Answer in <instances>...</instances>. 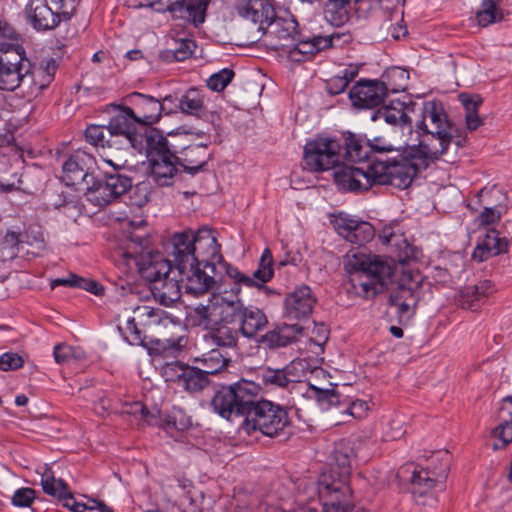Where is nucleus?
Masks as SVG:
<instances>
[{
	"label": "nucleus",
	"mask_w": 512,
	"mask_h": 512,
	"mask_svg": "<svg viewBox=\"0 0 512 512\" xmlns=\"http://www.w3.org/2000/svg\"><path fill=\"white\" fill-rule=\"evenodd\" d=\"M437 159L416 145L395 158H376L366 167H344L335 172V180L343 189L367 191L373 185H392L405 189L415 176Z\"/></svg>",
	"instance_id": "1"
},
{
	"label": "nucleus",
	"mask_w": 512,
	"mask_h": 512,
	"mask_svg": "<svg viewBox=\"0 0 512 512\" xmlns=\"http://www.w3.org/2000/svg\"><path fill=\"white\" fill-rule=\"evenodd\" d=\"M345 271L351 275L354 293L370 298L382 292L388 285L394 265L388 259L368 253L364 248L350 249L343 257Z\"/></svg>",
	"instance_id": "2"
},
{
	"label": "nucleus",
	"mask_w": 512,
	"mask_h": 512,
	"mask_svg": "<svg viewBox=\"0 0 512 512\" xmlns=\"http://www.w3.org/2000/svg\"><path fill=\"white\" fill-rule=\"evenodd\" d=\"M419 136L418 147L435 159L444 155L454 138L457 129L449 120L441 102L436 100L416 103L414 121ZM459 146L460 141H455Z\"/></svg>",
	"instance_id": "3"
},
{
	"label": "nucleus",
	"mask_w": 512,
	"mask_h": 512,
	"mask_svg": "<svg viewBox=\"0 0 512 512\" xmlns=\"http://www.w3.org/2000/svg\"><path fill=\"white\" fill-rule=\"evenodd\" d=\"M226 276L232 281L226 298V310H215L213 316L224 317L226 321H235L238 324L240 333L246 338H253L259 331H262L268 324V319L264 312L259 308L249 306L245 307L239 294L243 286L254 287L256 283L253 278L239 271L238 268L227 265Z\"/></svg>",
	"instance_id": "4"
},
{
	"label": "nucleus",
	"mask_w": 512,
	"mask_h": 512,
	"mask_svg": "<svg viewBox=\"0 0 512 512\" xmlns=\"http://www.w3.org/2000/svg\"><path fill=\"white\" fill-rule=\"evenodd\" d=\"M351 452V448L338 445L334 451V463L319 477L318 494L323 505L322 512H350Z\"/></svg>",
	"instance_id": "5"
},
{
	"label": "nucleus",
	"mask_w": 512,
	"mask_h": 512,
	"mask_svg": "<svg viewBox=\"0 0 512 512\" xmlns=\"http://www.w3.org/2000/svg\"><path fill=\"white\" fill-rule=\"evenodd\" d=\"M228 294L226 285H219L217 292L211 295L206 305H198L194 308V317L198 321V325L203 326L208 333L206 339L211 344L218 347L233 348L237 345L239 339V329L235 321H226L218 319L220 316H213L215 310H226V298Z\"/></svg>",
	"instance_id": "6"
},
{
	"label": "nucleus",
	"mask_w": 512,
	"mask_h": 512,
	"mask_svg": "<svg viewBox=\"0 0 512 512\" xmlns=\"http://www.w3.org/2000/svg\"><path fill=\"white\" fill-rule=\"evenodd\" d=\"M145 151L153 180L159 186H169L177 175L176 167L178 145L165 137L160 131L150 128L146 131V137L141 149Z\"/></svg>",
	"instance_id": "7"
},
{
	"label": "nucleus",
	"mask_w": 512,
	"mask_h": 512,
	"mask_svg": "<svg viewBox=\"0 0 512 512\" xmlns=\"http://www.w3.org/2000/svg\"><path fill=\"white\" fill-rule=\"evenodd\" d=\"M149 239L144 235H133L121 256L128 268H137L141 277L149 281L151 285L168 274L175 273L172 270L171 261L165 259L159 252L148 250Z\"/></svg>",
	"instance_id": "8"
},
{
	"label": "nucleus",
	"mask_w": 512,
	"mask_h": 512,
	"mask_svg": "<svg viewBox=\"0 0 512 512\" xmlns=\"http://www.w3.org/2000/svg\"><path fill=\"white\" fill-rule=\"evenodd\" d=\"M291 424L287 409L269 400L251 399L242 428L248 433L260 432L274 438L284 433Z\"/></svg>",
	"instance_id": "9"
},
{
	"label": "nucleus",
	"mask_w": 512,
	"mask_h": 512,
	"mask_svg": "<svg viewBox=\"0 0 512 512\" xmlns=\"http://www.w3.org/2000/svg\"><path fill=\"white\" fill-rule=\"evenodd\" d=\"M258 386L246 380H241L218 389L211 399L214 412L229 420L232 417L245 418L251 399L256 398Z\"/></svg>",
	"instance_id": "10"
},
{
	"label": "nucleus",
	"mask_w": 512,
	"mask_h": 512,
	"mask_svg": "<svg viewBox=\"0 0 512 512\" xmlns=\"http://www.w3.org/2000/svg\"><path fill=\"white\" fill-rule=\"evenodd\" d=\"M24 14L27 23L36 31H50L74 14L72 0H28Z\"/></svg>",
	"instance_id": "11"
},
{
	"label": "nucleus",
	"mask_w": 512,
	"mask_h": 512,
	"mask_svg": "<svg viewBox=\"0 0 512 512\" xmlns=\"http://www.w3.org/2000/svg\"><path fill=\"white\" fill-rule=\"evenodd\" d=\"M30 72L31 61L21 45L0 44V90L15 91Z\"/></svg>",
	"instance_id": "12"
},
{
	"label": "nucleus",
	"mask_w": 512,
	"mask_h": 512,
	"mask_svg": "<svg viewBox=\"0 0 512 512\" xmlns=\"http://www.w3.org/2000/svg\"><path fill=\"white\" fill-rule=\"evenodd\" d=\"M138 126L134 110L131 107H123L108 123V141L113 143L117 150L141 149L146 131L150 128Z\"/></svg>",
	"instance_id": "13"
},
{
	"label": "nucleus",
	"mask_w": 512,
	"mask_h": 512,
	"mask_svg": "<svg viewBox=\"0 0 512 512\" xmlns=\"http://www.w3.org/2000/svg\"><path fill=\"white\" fill-rule=\"evenodd\" d=\"M342 162V144L331 137H317L304 146L305 167L311 172L333 169Z\"/></svg>",
	"instance_id": "14"
},
{
	"label": "nucleus",
	"mask_w": 512,
	"mask_h": 512,
	"mask_svg": "<svg viewBox=\"0 0 512 512\" xmlns=\"http://www.w3.org/2000/svg\"><path fill=\"white\" fill-rule=\"evenodd\" d=\"M95 165V158L91 154L78 150L63 163L61 179L66 186L86 195L94 178Z\"/></svg>",
	"instance_id": "15"
},
{
	"label": "nucleus",
	"mask_w": 512,
	"mask_h": 512,
	"mask_svg": "<svg viewBox=\"0 0 512 512\" xmlns=\"http://www.w3.org/2000/svg\"><path fill=\"white\" fill-rule=\"evenodd\" d=\"M131 187V178L120 173L106 174L103 179L94 176L85 197L92 204L104 207L117 201Z\"/></svg>",
	"instance_id": "16"
},
{
	"label": "nucleus",
	"mask_w": 512,
	"mask_h": 512,
	"mask_svg": "<svg viewBox=\"0 0 512 512\" xmlns=\"http://www.w3.org/2000/svg\"><path fill=\"white\" fill-rule=\"evenodd\" d=\"M449 471V453L439 451L432 457V462L425 468L414 470L412 484L414 494L424 495L435 487L443 488Z\"/></svg>",
	"instance_id": "17"
},
{
	"label": "nucleus",
	"mask_w": 512,
	"mask_h": 512,
	"mask_svg": "<svg viewBox=\"0 0 512 512\" xmlns=\"http://www.w3.org/2000/svg\"><path fill=\"white\" fill-rule=\"evenodd\" d=\"M193 255L196 258L195 264H203L204 269L216 273V263L226 271L229 265L223 261L220 254V246L212 230L208 227H202L195 233L193 232Z\"/></svg>",
	"instance_id": "18"
},
{
	"label": "nucleus",
	"mask_w": 512,
	"mask_h": 512,
	"mask_svg": "<svg viewBox=\"0 0 512 512\" xmlns=\"http://www.w3.org/2000/svg\"><path fill=\"white\" fill-rule=\"evenodd\" d=\"M126 99L133 106L134 118L141 127L157 123L162 112L167 115L171 114L172 107H167V102L164 99L159 101L152 96L138 92L131 93Z\"/></svg>",
	"instance_id": "19"
},
{
	"label": "nucleus",
	"mask_w": 512,
	"mask_h": 512,
	"mask_svg": "<svg viewBox=\"0 0 512 512\" xmlns=\"http://www.w3.org/2000/svg\"><path fill=\"white\" fill-rule=\"evenodd\" d=\"M202 264L187 265L185 271H177L180 276L185 292L191 295H202L210 290L213 293L217 292L219 285H226L227 289H230L231 285H228L223 278L217 279L215 274L209 275L204 269H201Z\"/></svg>",
	"instance_id": "20"
},
{
	"label": "nucleus",
	"mask_w": 512,
	"mask_h": 512,
	"mask_svg": "<svg viewBox=\"0 0 512 512\" xmlns=\"http://www.w3.org/2000/svg\"><path fill=\"white\" fill-rule=\"evenodd\" d=\"M335 231L352 244L362 245L374 238V227L367 221L339 213L332 220Z\"/></svg>",
	"instance_id": "21"
},
{
	"label": "nucleus",
	"mask_w": 512,
	"mask_h": 512,
	"mask_svg": "<svg viewBox=\"0 0 512 512\" xmlns=\"http://www.w3.org/2000/svg\"><path fill=\"white\" fill-rule=\"evenodd\" d=\"M335 231L352 244L362 245L374 238V227L367 221L339 213L332 220Z\"/></svg>",
	"instance_id": "22"
},
{
	"label": "nucleus",
	"mask_w": 512,
	"mask_h": 512,
	"mask_svg": "<svg viewBox=\"0 0 512 512\" xmlns=\"http://www.w3.org/2000/svg\"><path fill=\"white\" fill-rule=\"evenodd\" d=\"M385 85L377 80H360L349 91V99L356 108L371 109L383 103Z\"/></svg>",
	"instance_id": "23"
},
{
	"label": "nucleus",
	"mask_w": 512,
	"mask_h": 512,
	"mask_svg": "<svg viewBox=\"0 0 512 512\" xmlns=\"http://www.w3.org/2000/svg\"><path fill=\"white\" fill-rule=\"evenodd\" d=\"M414 114H416V103L391 100L388 105H384L373 113L372 120H384L390 125L404 127L411 126Z\"/></svg>",
	"instance_id": "24"
},
{
	"label": "nucleus",
	"mask_w": 512,
	"mask_h": 512,
	"mask_svg": "<svg viewBox=\"0 0 512 512\" xmlns=\"http://www.w3.org/2000/svg\"><path fill=\"white\" fill-rule=\"evenodd\" d=\"M135 317L129 318L124 327H120L125 340L131 345H142L144 336L137 327L136 319L143 325L158 324L161 319L162 310L154 309L147 305L139 306L134 311Z\"/></svg>",
	"instance_id": "25"
},
{
	"label": "nucleus",
	"mask_w": 512,
	"mask_h": 512,
	"mask_svg": "<svg viewBox=\"0 0 512 512\" xmlns=\"http://www.w3.org/2000/svg\"><path fill=\"white\" fill-rule=\"evenodd\" d=\"M210 158L207 144L188 145L182 148L178 146L177 163L185 174L195 176L206 171Z\"/></svg>",
	"instance_id": "26"
},
{
	"label": "nucleus",
	"mask_w": 512,
	"mask_h": 512,
	"mask_svg": "<svg viewBox=\"0 0 512 512\" xmlns=\"http://www.w3.org/2000/svg\"><path fill=\"white\" fill-rule=\"evenodd\" d=\"M239 16L258 24V30L265 32L275 18V9L269 0H243L237 6Z\"/></svg>",
	"instance_id": "27"
},
{
	"label": "nucleus",
	"mask_w": 512,
	"mask_h": 512,
	"mask_svg": "<svg viewBox=\"0 0 512 512\" xmlns=\"http://www.w3.org/2000/svg\"><path fill=\"white\" fill-rule=\"evenodd\" d=\"M317 298L309 286L302 285L297 287L285 299V312L291 319H301L308 317Z\"/></svg>",
	"instance_id": "28"
},
{
	"label": "nucleus",
	"mask_w": 512,
	"mask_h": 512,
	"mask_svg": "<svg viewBox=\"0 0 512 512\" xmlns=\"http://www.w3.org/2000/svg\"><path fill=\"white\" fill-rule=\"evenodd\" d=\"M209 3L210 0H189L187 3L185 0H167L166 11L174 18L183 19L197 27L205 21Z\"/></svg>",
	"instance_id": "29"
},
{
	"label": "nucleus",
	"mask_w": 512,
	"mask_h": 512,
	"mask_svg": "<svg viewBox=\"0 0 512 512\" xmlns=\"http://www.w3.org/2000/svg\"><path fill=\"white\" fill-rule=\"evenodd\" d=\"M298 23L294 18H274L270 26L266 27L267 37L275 38L276 41L272 40L269 44L275 48H287L289 49L291 44L297 40L299 32L297 30Z\"/></svg>",
	"instance_id": "30"
},
{
	"label": "nucleus",
	"mask_w": 512,
	"mask_h": 512,
	"mask_svg": "<svg viewBox=\"0 0 512 512\" xmlns=\"http://www.w3.org/2000/svg\"><path fill=\"white\" fill-rule=\"evenodd\" d=\"M166 102H174L182 114L201 118L206 112L205 93L198 88H189L181 96L169 94L164 97Z\"/></svg>",
	"instance_id": "31"
},
{
	"label": "nucleus",
	"mask_w": 512,
	"mask_h": 512,
	"mask_svg": "<svg viewBox=\"0 0 512 512\" xmlns=\"http://www.w3.org/2000/svg\"><path fill=\"white\" fill-rule=\"evenodd\" d=\"M193 249V232L176 233L171 240L169 254L174 257L176 271H185L187 265L195 264Z\"/></svg>",
	"instance_id": "32"
},
{
	"label": "nucleus",
	"mask_w": 512,
	"mask_h": 512,
	"mask_svg": "<svg viewBox=\"0 0 512 512\" xmlns=\"http://www.w3.org/2000/svg\"><path fill=\"white\" fill-rule=\"evenodd\" d=\"M494 292V286L490 280L481 281L477 285L466 286L458 296V304L464 308L475 311L485 303L486 299Z\"/></svg>",
	"instance_id": "33"
},
{
	"label": "nucleus",
	"mask_w": 512,
	"mask_h": 512,
	"mask_svg": "<svg viewBox=\"0 0 512 512\" xmlns=\"http://www.w3.org/2000/svg\"><path fill=\"white\" fill-rule=\"evenodd\" d=\"M342 161L346 160L360 164L359 167H366L368 164L365 161L370 157L371 145L369 141H365L361 137L355 134L348 133L344 138V144L342 145ZM349 167L348 165L343 166Z\"/></svg>",
	"instance_id": "34"
},
{
	"label": "nucleus",
	"mask_w": 512,
	"mask_h": 512,
	"mask_svg": "<svg viewBox=\"0 0 512 512\" xmlns=\"http://www.w3.org/2000/svg\"><path fill=\"white\" fill-rule=\"evenodd\" d=\"M506 249V240L500 238L496 230L490 229L486 232L484 238L477 243L472 253V259L482 262L505 252Z\"/></svg>",
	"instance_id": "35"
},
{
	"label": "nucleus",
	"mask_w": 512,
	"mask_h": 512,
	"mask_svg": "<svg viewBox=\"0 0 512 512\" xmlns=\"http://www.w3.org/2000/svg\"><path fill=\"white\" fill-rule=\"evenodd\" d=\"M58 69V62L54 58L43 59L38 67H34L31 63V78L32 91L41 92L46 89L54 80L55 73Z\"/></svg>",
	"instance_id": "36"
},
{
	"label": "nucleus",
	"mask_w": 512,
	"mask_h": 512,
	"mask_svg": "<svg viewBox=\"0 0 512 512\" xmlns=\"http://www.w3.org/2000/svg\"><path fill=\"white\" fill-rule=\"evenodd\" d=\"M182 283L176 276L170 277V274L155 281L151 286L154 296L164 305H171L181 296Z\"/></svg>",
	"instance_id": "37"
},
{
	"label": "nucleus",
	"mask_w": 512,
	"mask_h": 512,
	"mask_svg": "<svg viewBox=\"0 0 512 512\" xmlns=\"http://www.w3.org/2000/svg\"><path fill=\"white\" fill-rule=\"evenodd\" d=\"M351 0H327L324 5L325 20L335 26L342 27L351 17Z\"/></svg>",
	"instance_id": "38"
},
{
	"label": "nucleus",
	"mask_w": 512,
	"mask_h": 512,
	"mask_svg": "<svg viewBox=\"0 0 512 512\" xmlns=\"http://www.w3.org/2000/svg\"><path fill=\"white\" fill-rule=\"evenodd\" d=\"M300 331L301 328L297 325H285L268 331L263 336H261L259 342L261 345L268 349L285 347L294 341L295 337L293 336V333Z\"/></svg>",
	"instance_id": "39"
},
{
	"label": "nucleus",
	"mask_w": 512,
	"mask_h": 512,
	"mask_svg": "<svg viewBox=\"0 0 512 512\" xmlns=\"http://www.w3.org/2000/svg\"><path fill=\"white\" fill-rule=\"evenodd\" d=\"M171 47L162 51L160 57L163 61L180 62L188 59L196 49V43L190 38H176L172 40Z\"/></svg>",
	"instance_id": "40"
},
{
	"label": "nucleus",
	"mask_w": 512,
	"mask_h": 512,
	"mask_svg": "<svg viewBox=\"0 0 512 512\" xmlns=\"http://www.w3.org/2000/svg\"><path fill=\"white\" fill-rule=\"evenodd\" d=\"M292 368L285 366L282 369L264 368L258 377L264 387L268 389L287 388L289 384L295 381L291 378Z\"/></svg>",
	"instance_id": "41"
},
{
	"label": "nucleus",
	"mask_w": 512,
	"mask_h": 512,
	"mask_svg": "<svg viewBox=\"0 0 512 512\" xmlns=\"http://www.w3.org/2000/svg\"><path fill=\"white\" fill-rule=\"evenodd\" d=\"M359 73V66L350 64L341 70L337 75L330 78L326 83L329 94L338 95L345 91L348 84L353 81Z\"/></svg>",
	"instance_id": "42"
},
{
	"label": "nucleus",
	"mask_w": 512,
	"mask_h": 512,
	"mask_svg": "<svg viewBox=\"0 0 512 512\" xmlns=\"http://www.w3.org/2000/svg\"><path fill=\"white\" fill-rule=\"evenodd\" d=\"M208 384L209 378L202 369L188 365L180 386L189 393H197L206 388Z\"/></svg>",
	"instance_id": "43"
},
{
	"label": "nucleus",
	"mask_w": 512,
	"mask_h": 512,
	"mask_svg": "<svg viewBox=\"0 0 512 512\" xmlns=\"http://www.w3.org/2000/svg\"><path fill=\"white\" fill-rule=\"evenodd\" d=\"M408 79L409 75L406 70L393 67L383 74L380 82L385 85L387 94L389 91L396 93L405 90Z\"/></svg>",
	"instance_id": "44"
},
{
	"label": "nucleus",
	"mask_w": 512,
	"mask_h": 512,
	"mask_svg": "<svg viewBox=\"0 0 512 512\" xmlns=\"http://www.w3.org/2000/svg\"><path fill=\"white\" fill-rule=\"evenodd\" d=\"M40 483L43 491L53 497L62 499L68 493L67 484L61 479H56L50 468L44 469V472L41 474Z\"/></svg>",
	"instance_id": "45"
},
{
	"label": "nucleus",
	"mask_w": 512,
	"mask_h": 512,
	"mask_svg": "<svg viewBox=\"0 0 512 512\" xmlns=\"http://www.w3.org/2000/svg\"><path fill=\"white\" fill-rule=\"evenodd\" d=\"M86 141L98 149L104 150L105 148L112 149L114 146L109 140L108 125H88L85 130Z\"/></svg>",
	"instance_id": "46"
},
{
	"label": "nucleus",
	"mask_w": 512,
	"mask_h": 512,
	"mask_svg": "<svg viewBox=\"0 0 512 512\" xmlns=\"http://www.w3.org/2000/svg\"><path fill=\"white\" fill-rule=\"evenodd\" d=\"M499 0H483L480 10L476 14V19L481 27H487L503 18V14L498 8Z\"/></svg>",
	"instance_id": "47"
},
{
	"label": "nucleus",
	"mask_w": 512,
	"mask_h": 512,
	"mask_svg": "<svg viewBox=\"0 0 512 512\" xmlns=\"http://www.w3.org/2000/svg\"><path fill=\"white\" fill-rule=\"evenodd\" d=\"M273 274L272 254L269 249H265L260 258L257 270H255L253 275L249 277L254 279L256 283L255 287H261L262 284L268 282L273 277Z\"/></svg>",
	"instance_id": "48"
},
{
	"label": "nucleus",
	"mask_w": 512,
	"mask_h": 512,
	"mask_svg": "<svg viewBox=\"0 0 512 512\" xmlns=\"http://www.w3.org/2000/svg\"><path fill=\"white\" fill-rule=\"evenodd\" d=\"M55 362L58 364H68L71 361H80L86 358L85 351L80 347H73L67 344H57L53 350Z\"/></svg>",
	"instance_id": "49"
},
{
	"label": "nucleus",
	"mask_w": 512,
	"mask_h": 512,
	"mask_svg": "<svg viewBox=\"0 0 512 512\" xmlns=\"http://www.w3.org/2000/svg\"><path fill=\"white\" fill-rule=\"evenodd\" d=\"M309 390L311 396L317 400L322 409H329L342 403L341 395L334 389H320L310 385Z\"/></svg>",
	"instance_id": "50"
},
{
	"label": "nucleus",
	"mask_w": 512,
	"mask_h": 512,
	"mask_svg": "<svg viewBox=\"0 0 512 512\" xmlns=\"http://www.w3.org/2000/svg\"><path fill=\"white\" fill-rule=\"evenodd\" d=\"M287 53L292 61L302 62L315 54V46H313L312 39L301 40L297 36V40L291 44Z\"/></svg>",
	"instance_id": "51"
},
{
	"label": "nucleus",
	"mask_w": 512,
	"mask_h": 512,
	"mask_svg": "<svg viewBox=\"0 0 512 512\" xmlns=\"http://www.w3.org/2000/svg\"><path fill=\"white\" fill-rule=\"evenodd\" d=\"M203 364V371L208 375H214L222 371L227 366L230 360L224 357L220 351L212 350L207 355H204L201 359Z\"/></svg>",
	"instance_id": "52"
},
{
	"label": "nucleus",
	"mask_w": 512,
	"mask_h": 512,
	"mask_svg": "<svg viewBox=\"0 0 512 512\" xmlns=\"http://www.w3.org/2000/svg\"><path fill=\"white\" fill-rule=\"evenodd\" d=\"M187 366V364L180 361L166 362L162 365L160 372L166 382H174L180 386Z\"/></svg>",
	"instance_id": "53"
},
{
	"label": "nucleus",
	"mask_w": 512,
	"mask_h": 512,
	"mask_svg": "<svg viewBox=\"0 0 512 512\" xmlns=\"http://www.w3.org/2000/svg\"><path fill=\"white\" fill-rule=\"evenodd\" d=\"M461 100L466 109L465 120L467 129L474 131L482 125V119L477 113V107L482 101L481 99L474 100L464 96H461Z\"/></svg>",
	"instance_id": "54"
},
{
	"label": "nucleus",
	"mask_w": 512,
	"mask_h": 512,
	"mask_svg": "<svg viewBox=\"0 0 512 512\" xmlns=\"http://www.w3.org/2000/svg\"><path fill=\"white\" fill-rule=\"evenodd\" d=\"M234 75L235 74L232 69L224 68L209 77L207 80V86L212 91L220 92L232 81Z\"/></svg>",
	"instance_id": "55"
},
{
	"label": "nucleus",
	"mask_w": 512,
	"mask_h": 512,
	"mask_svg": "<svg viewBox=\"0 0 512 512\" xmlns=\"http://www.w3.org/2000/svg\"><path fill=\"white\" fill-rule=\"evenodd\" d=\"M378 238L383 245L399 246L403 235L400 233L398 224L391 223L381 229Z\"/></svg>",
	"instance_id": "56"
},
{
	"label": "nucleus",
	"mask_w": 512,
	"mask_h": 512,
	"mask_svg": "<svg viewBox=\"0 0 512 512\" xmlns=\"http://www.w3.org/2000/svg\"><path fill=\"white\" fill-rule=\"evenodd\" d=\"M492 435L501 441V444H494L493 449H503L512 443V420L505 421L493 429Z\"/></svg>",
	"instance_id": "57"
},
{
	"label": "nucleus",
	"mask_w": 512,
	"mask_h": 512,
	"mask_svg": "<svg viewBox=\"0 0 512 512\" xmlns=\"http://www.w3.org/2000/svg\"><path fill=\"white\" fill-rule=\"evenodd\" d=\"M345 37L344 42H347L350 40V36L346 34H339L334 33L330 36H314L312 39L313 46H315V53L322 51L324 49L334 47L336 44L335 42L340 40V38Z\"/></svg>",
	"instance_id": "58"
},
{
	"label": "nucleus",
	"mask_w": 512,
	"mask_h": 512,
	"mask_svg": "<svg viewBox=\"0 0 512 512\" xmlns=\"http://www.w3.org/2000/svg\"><path fill=\"white\" fill-rule=\"evenodd\" d=\"M107 149L108 148H105L104 150H101V152H99V156L101 157V159L105 163H107L108 165L113 167L115 170L123 168L125 166L127 160H124L121 157V155H120L121 150H117L116 147H113L112 149H110L111 151H108Z\"/></svg>",
	"instance_id": "59"
},
{
	"label": "nucleus",
	"mask_w": 512,
	"mask_h": 512,
	"mask_svg": "<svg viewBox=\"0 0 512 512\" xmlns=\"http://www.w3.org/2000/svg\"><path fill=\"white\" fill-rule=\"evenodd\" d=\"M23 359L20 355L13 352H7L0 356V370H16L23 366Z\"/></svg>",
	"instance_id": "60"
},
{
	"label": "nucleus",
	"mask_w": 512,
	"mask_h": 512,
	"mask_svg": "<svg viewBox=\"0 0 512 512\" xmlns=\"http://www.w3.org/2000/svg\"><path fill=\"white\" fill-rule=\"evenodd\" d=\"M344 405V413L355 419L364 418L369 409L367 402L364 400H355L347 402Z\"/></svg>",
	"instance_id": "61"
},
{
	"label": "nucleus",
	"mask_w": 512,
	"mask_h": 512,
	"mask_svg": "<svg viewBox=\"0 0 512 512\" xmlns=\"http://www.w3.org/2000/svg\"><path fill=\"white\" fill-rule=\"evenodd\" d=\"M35 498V491L31 488H20L14 492L12 503L19 507H28Z\"/></svg>",
	"instance_id": "62"
},
{
	"label": "nucleus",
	"mask_w": 512,
	"mask_h": 512,
	"mask_svg": "<svg viewBox=\"0 0 512 512\" xmlns=\"http://www.w3.org/2000/svg\"><path fill=\"white\" fill-rule=\"evenodd\" d=\"M192 482L188 479H177L170 489L178 499H192L190 496Z\"/></svg>",
	"instance_id": "63"
},
{
	"label": "nucleus",
	"mask_w": 512,
	"mask_h": 512,
	"mask_svg": "<svg viewBox=\"0 0 512 512\" xmlns=\"http://www.w3.org/2000/svg\"><path fill=\"white\" fill-rule=\"evenodd\" d=\"M130 8L150 7L158 12L166 11V1L163 0H124Z\"/></svg>",
	"instance_id": "64"
}]
</instances>
